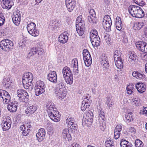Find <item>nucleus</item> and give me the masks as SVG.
<instances>
[{"mask_svg":"<svg viewBox=\"0 0 147 147\" xmlns=\"http://www.w3.org/2000/svg\"><path fill=\"white\" fill-rule=\"evenodd\" d=\"M5 90H0V100H1V97L3 96V95L4 93Z\"/></svg>","mask_w":147,"mask_h":147,"instance_id":"obj_58","label":"nucleus"},{"mask_svg":"<svg viewBox=\"0 0 147 147\" xmlns=\"http://www.w3.org/2000/svg\"><path fill=\"white\" fill-rule=\"evenodd\" d=\"M8 78H4L3 79V84L6 88H9L10 86V82Z\"/></svg>","mask_w":147,"mask_h":147,"instance_id":"obj_47","label":"nucleus"},{"mask_svg":"<svg viewBox=\"0 0 147 147\" xmlns=\"http://www.w3.org/2000/svg\"><path fill=\"white\" fill-rule=\"evenodd\" d=\"M112 21L111 18L108 15L105 16L102 22L103 27L107 32H109L111 30Z\"/></svg>","mask_w":147,"mask_h":147,"instance_id":"obj_7","label":"nucleus"},{"mask_svg":"<svg viewBox=\"0 0 147 147\" xmlns=\"http://www.w3.org/2000/svg\"><path fill=\"white\" fill-rule=\"evenodd\" d=\"M47 112L50 113V112L52 111H55V106L54 104L52 102H49L47 105Z\"/></svg>","mask_w":147,"mask_h":147,"instance_id":"obj_35","label":"nucleus"},{"mask_svg":"<svg viewBox=\"0 0 147 147\" xmlns=\"http://www.w3.org/2000/svg\"><path fill=\"white\" fill-rule=\"evenodd\" d=\"M122 24L121 18L119 17H117L116 18V26L117 29L119 30H121L122 28Z\"/></svg>","mask_w":147,"mask_h":147,"instance_id":"obj_36","label":"nucleus"},{"mask_svg":"<svg viewBox=\"0 0 147 147\" xmlns=\"http://www.w3.org/2000/svg\"><path fill=\"white\" fill-rule=\"evenodd\" d=\"M47 79L50 82L55 83L57 82V76L55 71H50L47 75Z\"/></svg>","mask_w":147,"mask_h":147,"instance_id":"obj_17","label":"nucleus"},{"mask_svg":"<svg viewBox=\"0 0 147 147\" xmlns=\"http://www.w3.org/2000/svg\"><path fill=\"white\" fill-rule=\"evenodd\" d=\"M121 130L122 126L120 125H117L116 126L114 131V137L115 139H117L119 137Z\"/></svg>","mask_w":147,"mask_h":147,"instance_id":"obj_30","label":"nucleus"},{"mask_svg":"<svg viewBox=\"0 0 147 147\" xmlns=\"http://www.w3.org/2000/svg\"><path fill=\"white\" fill-rule=\"evenodd\" d=\"M69 129H65L63 130L61 137L66 140L69 141L71 140V136L69 133Z\"/></svg>","mask_w":147,"mask_h":147,"instance_id":"obj_20","label":"nucleus"},{"mask_svg":"<svg viewBox=\"0 0 147 147\" xmlns=\"http://www.w3.org/2000/svg\"><path fill=\"white\" fill-rule=\"evenodd\" d=\"M142 113L143 114H146L147 113V108L145 107L143 109Z\"/></svg>","mask_w":147,"mask_h":147,"instance_id":"obj_64","label":"nucleus"},{"mask_svg":"<svg viewBox=\"0 0 147 147\" xmlns=\"http://www.w3.org/2000/svg\"><path fill=\"white\" fill-rule=\"evenodd\" d=\"M129 61L131 62H133L135 61L136 59V55L134 52H130L129 54Z\"/></svg>","mask_w":147,"mask_h":147,"instance_id":"obj_40","label":"nucleus"},{"mask_svg":"<svg viewBox=\"0 0 147 147\" xmlns=\"http://www.w3.org/2000/svg\"><path fill=\"white\" fill-rule=\"evenodd\" d=\"M71 147H80V146L76 143H73L71 145Z\"/></svg>","mask_w":147,"mask_h":147,"instance_id":"obj_60","label":"nucleus"},{"mask_svg":"<svg viewBox=\"0 0 147 147\" xmlns=\"http://www.w3.org/2000/svg\"><path fill=\"white\" fill-rule=\"evenodd\" d=\"M129 131L130 132L135 134L136 132V129L134 127H131L129 129Z\"/></svg>","mask_w":147,"mask_h":147,"instance_id":"obj_59","label":"nucleus"},{"mask_svg":"<svg viewBox=\"0 0 147 147\" xmlns=\"http://www.w3.org/2000/svg\"><path fill=\"white\" fill-rule=\"evenodd\" d=\"M105 144H113V142L110 140H108L106 142Z\"/></svg>","mask_w":147,"mask_h":147,"instance_id":"obj_62","label":"nucleus"},{"mask_svg":"<svg viewBox=\"0 0 147 147\" xmlns=\"http://www.w3.org/2000/svg\"><path fill=\"white\" fill-rule=\"evenodd\" d=\"M31 126L28 123H25L21 125L20 128V129L22 131V134L24 136H27L29 134L30 131V128Z\"/></svg>","mask_w":147,"mask_h":147,"instance_id":"obj_13","label":"nucleus"},{"mask_svg":"<svg viewBox=\"0 0 147 147\" xmlns=\"http://www.w3.org/2000/svg\"><path fill=\"white\" fill-rule=\"evenodd\" d=\"M37 109V107L35 105L29 104L27 105L26 109L25 110L26 115L30 116L34 113Z\"/></svg>","mask_w":147,"mask_h":147,"instance_id":"obj_10","label":"nucleus"},{"mask_svg":"<svg viewBox=\"0 0 147 147\" xmlns=\"http://www.w3.org/2000/svg\"><path fill=\"white\" fill-rule=\"evenodd\" d=\"M133 1L137 4L140 6H142L144 5V2L143 0H133Z\"/></svg>","mask_w":147,"mask_h":147,"instance_id":"obj_50","label":"nucleus"},{"mask_svg":"<svg viewBox=\"0 0 147 147\" xmlns=\"http://www.w3.org/2000/svg\"><path fill=\"white\" fill-rule=\"evenodd\" d=\"M132 85L129 84L128 85L126 88V90H132L133 89Z\"/></svg>","mask_w":147,"mask_h":147,"instance_id":"obj_61","label":"nucleus"},{"mask_svg":"<svg viewBox=\"0 0 147 147\" xmlns=\"http://www.w3.org/2000/svg\"><path fill=\"white\" fill-rule=\"evenodd\" d=\"M11 122L9 119L3 122L1 124L2 129L3 131H6L8 130L11 127Z\"/></svg>","mask_w":147,"mask_h":147,"instance_id":"obj_23","label":"nucleus"},{"mask_svg":"<svg viewBox=\"0 0 147 147\" xmlns=\"http://www.w3.org/2000/svg\"><path fill=\"white\" fill-rule=\"evenodd\" d=\"M85 24L83 20H81L80 22H77L76 24V29L78 33L79 36H82L84 33Z\"/></svg>","mask_w":147,"mask_h":147,"instance_id":"obj_9","label":"nucleus"},{"mask_svg":"<svg viewBox=\"0 0 147 147\" xmlns=\"http://www.w3.org/2000/svg\"><path fill=\"white\" fill-rule=\"evenodd\" d=\"M20 15L19 13L13 15L12 16L13 22L17 26L18 25L20 24Z\"/></svg>","mask_w":147,"mask_h":147,"instance_id":"obj_27","label":"nucleus"},{"mask_svg":"<svg viewBox=\"0 0 147 147\" xmlns=\"http://www.w3.org/2000/svg\"><path fill=\"white\" fill-rule=\"evenodd\" d=\"M66 78L65 79L66 82L68 84L71 85L73 82V76L72 74V75L70 74L67 76H66Z\"/></svg>","mask_w":147,"mask_h":147,"instance_id":"obj_42","label":"nucleus"},{"mask_svg":"<svg viewBox=\"0 0 147 147\" xmlns=\"http://www.w3.org/2000/svg\"><path fill=\"white\" fill-rule=\"evenodd\" d=\"M46 134L45 130L43 128L39 129L38 132L36 134V136L39 142L42 141L44 138Z\"/></svg>","mask_w":147,"mask_h":147,"instance_id":"obj_19","label":"nucleus"},{"mask_svg":"<svg viewBox=\"0 0 147 147\" xmlns=\"http://www.w3.org/2000/svg\"><path fill=\"white\" fill-rule=\"evenodd\" d=\"M66 123L68 125V126H71V125L75 123L74 119L72 118L68 117L66 120Z\"/></svg>","mask_w":147,"mask_h":147,"instance_id":"obj_46","label":"nucleus"},{"mask_svg":"<svg viewBox=\"0 0 147 147\" xmlns=\"http://www.w3.org/2000/svg\"><path fill=\"white\" fill-rule=\"evenodd\" d=\"M35 86L44 89L46 87L45 84L44 82L41 80L37 81L36 83Z\"/></svg>","mask_w":147,"mask_h":147,"instance_id":"obj_45","label":"nucleus"},{"mask_svg":"<svg viewBox=\"0 0 147 147\" xmlns=\"http://www.w3.org/2000/svg\"><path fill=\"white\" fill-rule=\"evenodd\" d=\"M8 104L7 107L9 111L11 112H14L17 111L18 106V103L17 101L14 100L12 102L10 101Z\"/></svg>","mask_w":147,"mask_h":147,"instance_id":"obj_11","label":"nucleus"},{"mask_svg":"<svg viewBox=\"0 0 147 147\" xmlns=\"http://www.w3.org/2000/svg\"><path fill=\"white\" fill-rule=\"evenodd\" d=\"M144 25V23L142 22H136L134 23L133 28L135 30H138L141 28Z\"/></svg>","mask_w":147,"mask_h":147,"instance_id":"obj_38","label":"nucleus"},{"mask_svg":"<svg viewBox=\"0 0 147 147\" xmlns=\"http://www.w3.org/2000/svg\"><path fill=\"white\" fill-rule=\"evenodd\" d=\"M63 74L64 78L66 77V76L69 75H72V73L70 68L67 67H64L63 69Z\"/></svg>","mask_w":147,"mask_h":147,"instance_id":"obj_34","label":"nucleus"},{"mask_svg":"<svg viewBox=\"0 0 147 147\" xmlns=\"http://www.w3.org/2000/svg\"><path fill=\"white\" fill-rule=\"evenodd\" d=\"M136 87L139 92L142 93L146 90V85L144 83H138L136 84Z\"/></svg>","mask_w":147,"mask_h":147,"instance_id":"obj_21","label":"nucleus"},{"mask_svg":"<svg viewBox=\"0 0 147 147\" xmlns=\"http://www.w3.org/2000/svg\"><path fill=\"white\" fill-rule=\"evenodd\" d=\"M36 24L33 22H31L28 24L27 28L28 33L34 36H37L39 34V32L36 29Z\"/></svg>","mask_w":147,"mask_h":147,"instance_id":"obj_5","label":"nucleus"},{"mask_svg":"<svg viewBox=\"0 0 147 147\" xmlns=\"http://www.w3.org/2000/svg\"><path fill=\"white\" fill-rule=\"evenodd\" d=\"M132 75L134 77L139 79H143L145 76V75L142 73L136 71L133 72Z\"/></svg>","mask_w":147,"mask_h":147,"instance_id":"obj_32","label":"nucleus"},{"mask_svg":"<svg viewBox=\"0 0 147 147\" xmlns=\"http://www.w3.org/2000/svg\"><path fill=\"white\" fill-rule=\"evenodd\" d=\"M32 81H27L26 83L23 84V85L24 88L26 89H29V87L31 86V88L33 87V84L32 83Z\"/></svg>","mask_w":147,"mask_h":147,"instance_id":"obj_49","label":"nucleus"},{"mask_svg":"<svg viewBox=\"0 0 147 147\" xmlns=\"http://www.w3.org/2000/svg\"><path fill=\"white\" fill-rule=\"evenodd\" d=\"M106 104L107 105L108 107H111L113 104V103L109 98H108L107 99Z\"/></svg>","mask_w":147,"mask_h":147,"instance_id":"obj_51","label":"nucleus"},{"mask_svg":"<svg viewBox=\"0 0 147 147\" xmlns=\"http://www.w3.org/2000/svg\"><path fill=\"white\" fill-rule=\"evenodd\" d=\"M11 97L9 94L5 91L3 96L1 97V100L2 101L4 104H7L11 101Z\"/></svg>","mask_w":147,"mask_h":147,"instance_id":"obj_22","label":"nucleus"},{"mask_svg":"<svg viewBox=\"0 0 147 147\" xmlns=\"http://www.w3.org/2000/svg\"><path fill=\"white\" fill-rule=\"evenodd\" d=\"M135 145L136 147H143L144 144L140 140L137 139L135 141Z\"/></svg>","mask_w":147,"mask_h":147,"instance_id":"obj_48","label":"nucleus"},{"mask_svg":"<svg viewBox=\"0 0 147 147\" xmlns=\"http://www.w3.org/2000/svg\"><path fill=\"white\" fill-rule=\"evenodd\" d=\"M83 55L85 65L87 67L90 66L92 63V59L89 52L87 49H84Z\"/></svg>","mask_w":147,"mask_h":147,"instance_id":"obj_6","label":"nucleus"},{"mask_svg":"<svg viewBox=\"0 0 147 147\" xmlns=\"http://www.w3.org/2000/svg\"><path fill=\"white\" fill-rule=\"evenodd\" d=\"M13 43L11 40L6 39L2 40L0 42V48L3 51L8 52L13 48Z\"/></svg>","mask_w":147,"mask_h":147,"instance_id":"obj_3","label":"nucleus"},{"mask_svg":"<svg viewBox=\"0 0 147 147\" xmlns=\"http://www.w3.org/2000/svg\"><path fill=\"white\" fill-rule=\"evenodd\" d=\"M120 145L121 147H132V144L131 143L123 139L121 140Z\"/></svg>","mask_w":147,"mask_h":147,"instance_id":"obj_37","label":"nucleus"},{"mask_svg":"<svg viewBox=\"0 0 147 147\" xmlns=\"http://www.w3.org/2000/svg\"><path fill=\"white\" fill-rule=\"evenodd\" d=\"M3 5L2 7L3 8L10 9L13 5L14 3L12 0H3Z\"/></svg>","mask_w":147,"mask_h":147,"instance_id":"obj_25","label":"nucleus"},{"mask_svg":"<svg viewBox=\"0 0 147 147\" xmlns=\"http://www.w3.org/2000/svg\"><path fill=\"white\" fill-rule=\"evenodd\" d=\"M5 18L3 16H0V26H2L4 24Z\"/></svg>","mask_w":147,"mask_h":147,"instance_id":"obj_55","label":"nucleus"},{"mask_svg":"<svg viewBox=\"0 0 147 147\" xmlns=\"http://www.w3.org/2000/svg\"><path fill=\"white\" fill-rule=\"evenodd\" d=\"M68 39V36L64 32L59 35L58 37V40L60 43L65 44L66 43Z\"/></svg>","mask_w":147,"mask_h":147,"instance_id":"obj_28","label":"nucleus"},{"mask_svg":"<svg viewBox=\"0 0 147 147\" xmlns=\"http://www.w3.org/2000/svg\"><path fill=\"white\" fill-rule=\"evenodd\" d=\"M92 33L94 35L98 34V32L96 30H93L92 31L90 32V33Z\"/></svg>","mask_w":147,"mask_h":147,"instance_id":"obj_63","label":"nucleus"},{"mask_svg":"<svg viewBox=\"0 0 147 147\" xmlns=\"http://www.w3.org/2000/svg\"><path fill=\"white\" fill-rule=\"evenodd\" d=\"M90 15L88 17V19L89 22L92 24H96L97 22V19L96 17L95 12L93 9L90 10Z\"/></svg>","mask_w":147,"mask_h":147,"instance_id":"obj_14","label":"nucleus"},{"mask_svg":"<svg viewBox=\"0 0 147 147\" xmlns=\"http://www.w3.org/2000/svg\"><path fill=\"white\" fill-rule=\"evenodd\" d=\"M37 53L40 55H43L44 54V50L41 48H37Z\"/></svg>","mask_w":147,"mask_h":147,"instance_id":"obj_52","label":"nucleus"},{"mask_svg":"<svg viewBox=\"0 0 147 147\" xmlns=\"http://www.w3.org/2000/svg\"><path fill=\"white\" fill-rule=\"evenodd\" d=\"M128 9L129 13L134 17L141 18L144 16V11L139 6L131 5L128 7Z\"/></svg>","mask_w":147,"mask_h":147,"instance_id":"obj_2","label":"nucleus"},{"mask_svg":"<svg viewBox=\"0 0 147 147\" xmlns=\"http://www.w3.org/2000/svg\"><path fill=\"white\" fill-rule=\"evenodd\" d=\"M33 79L32 74L30 72H27L24 74L22 78V83H26L27 81H32Z\"/></svg>","mask_w":147,"mask_h":147,"instance_id":"obj_18","label":"nucleus"},{"mask_svg":"<svg viewBox=\"0 0 147 147\" xmlns=\"http://www.w3.org/2000/svg\"><path fill=\"white\" fill-rule=\"evenodd\" d=\"M136 99H137L136 98L133 99L131 100V101L133 103H134V104L137 105H138V101Z\"/></svg>","mask_w":147,"mask_h":147,"instance_id":"obj_57","label":"nucleus"},{"mask_svg":"<svg viewBox=\"0 0 147 147\" xmlns=\"http://www.w3.org/2000/svg\"><path fill=\"white\" fill-rule=\"evenodd\" d=\"M99 116L103 120L105 119V117L104 112L100 110V112H99Z\"/></svg>","mask_w":147,"mask_h":147,"instance_id":"obj_54","label":"nucleus"},{"mask_svg":"<svg viewBox=\"0 0 147 147\" xmlns=\"http://www.w3.org/2000/svg\"><path fill=\"white\" fill-rule=\"evenodd\" d=\"M50 118L52 120L55 122H57L60 120V115L57 109H55V111L47 113Z\"/></svg>","mask_w":147,"mask_h":147,"instance_id":"obj_8","label":"nucleus"},{"mask_svg":"<svg viewBox=\"0 0 147 147\" xmlns=\"http://www.w3.org/2000/svg\"><path fill=\"white\" fill-rule=\"evenodd\" d=\"M115 64L117 68L121 69L123 68V64L122 58L114 60Z\"/></svg>","mask_w":147,"mask_h":147,"instance_id":"obj_33","label":"nucleus"},{"mask_svg":"<svg viewBox=\"0 0 147 147\" xmlns=\"http://www.w3.org/2000/svg\"><path fill=\"white\" fill-rule=\"evenodd\" d=\"M84 119L86 120V123L89 122L92 123L93 121V113L90 111H89L86 114V116L84 117Z\"/></svg>","mask_w":147,"mask_h":147,"instance_id":"obj_24","label":"nucleus"},{"mask_svg":"<svg viewBox=\"0 0 147 147\" xmlns=\"http://www.w3.org/2000/svg\"><path fill=\"white\" fill-rule=\"evenodd\" d=\"M65 83L63 79H59L56 85L55 93L59 99H63L66 95V92L64 91V88Z\"/></svg>","mask_w":147,"mask_h":147,"instance_id":"obj_1","label":"nucleus"},{"mask_svg":"<svg viewBox=\"0 0 147 147\" xmlns=\"http://www.w3.org/2000/svg\"><path fill=\"white\" fill-rule=\"evenodd\" d=\"M90 38L91 40H92V38H96V37H97V36H99L98 35V34L97 35H94L92 33H90Z\"/></svg>","mask_w":147,"mask_h":147,"instance_id":"obj_56","label":"nucleus"},{"mask_svg":"<svg viewBox=\"0 0 147 147\" xmlns=\"http://www.w3.org/2000/svg\"><path fill=\"white\" fill-rule=\"evenodd\" d=\"M132 114V113L130 112L126 114L125 118L126 119V122H129L133 120Z\"/></svg>","mask_w":147,"mask_h":147,"instance_id":"obj_43","label":"nucleus"},{"mask_svg":"<svg viewBox=\"0 0 147 147\" xmlns=\"http://www.w3.org/2000/svg\"><path fill=\"white\" fill-rule=\"evenodd\" d=\"M77 126V125L76 124V123H75L71 125V126H69L68 127L70 128L71 130H72V131H73L74 130H76Z\"/></svg>","mask_w":147,"mask_h":147,"instance_id":"obj_53","label":"nucleus"},{"mask_svg":"<svg viewBox=\"0 0 147 147\" xmlns=\"http://www.w3.org/2000/svg\"><path fill=\"white\" fill-rule=\"evenodd\" d=\"M35 92L37 96H38L43 93L45 91V89L35 86L34 88Z\"/></svg>","mask_w":147,"mask_h":147,"instance_id":"obj_39","label":"nucleus"},{"mask_svg":"<svg viewBox=\"0 0 147 147\" xmlns=\"http://www.w3.org/2000/svg\"><path fill=\"white\" fill-rule=\"evenodd\" d=\"M17 94L18 99L22 102H25L28 100L29 98L28 93L25 90L19 89L17 90Z\"/></svg>","mask_w":147,"mask_h":147,"instance_id":"obj_4","label":"nucleus"},{"mask_svg":"<svg viewBox=\"0 0 147 147\" xmlns=\"http://www.w3.org/2000/svg\"><path fill=\"white\" fill-rule=\"evenodd\" d=\"M92 40H91L90 41L94 47H97L100 45V39L99 36H97L94 38H92Z\"/></svg>","mask_w":147,"mask_h":147,"instance_id":"obj_31","label":"nucleus"},{"mask_svg":"<svg viewBox=\"0 0 147 147\" xmlns=\"http://www.w3.org/2000/svg\"><path fill=\"white\" fill-rule=\"evenodd\" d=\"M65 3L67 9L69 12L74 9L76 4L75 0H65Z\"/></svg>","mask_w":147,"mask_h":147,"instance_id":"obj_15","label":"nucleus"},{"mask_svg":"<svg viewBox=\"0 0 147 147\" xmlns=\"http://www.w3.org/2000/svg\"><path fill=\"white\" fill-rule=\"evenodd\" d=\"M100 63L104 68H107L109 67V62L108 61V58L107 56H102L101 57Z\"/></svg>","mask_w":147,"mask_h":147,"instance_id":"obj_26","label":"nucleus"},{"mask_svg":"<svg viewBox=\"0 0 147 147\" xmlns=\"http://www.w3.org/2000/svg\"><path fill=\"white\" fill-rule=\"evenodd\" d=\"M71 65L74 69L73 71L76 74L78 73V64L77 59L75 58L72 60Z\"/></svg>","mask_w":147,"mask_h":147,"instance_id":"obj_29","label":"nucleus"},{"mask_svg":"<svg viewBox=\"0 0 147 147\" xmlns=\"http://www.w3.org/2000/svg\"><path fill=\"white\" fill-rule=\"evenodd\" d=\"M37 48L33 47L31 49L28 53L29 57H31L37 53Z\"/></svg>","mask_w":147,"mask_h":147,"instance_id":"obj_44","label":"nucleus"},{"mask_svg":"<svg viewBox=\"0 0 147 147\" xmlns=\"http://www.w3.org/2000/svg\"><path fill=\"white\" fill-rule=\"evenodd\" d=\"M91 100L89 99L88 96H86L83 101L81 106V109L83 111H85L87 108H88L91 102Z\"/></svg>","mask_w":147,"mask_h":147,"instance_id":"obj_16","label":"nucleus"},{"mask_svg":"<svg viewBox=\"0 0 147 147\" xmlns=\"http://www.w3.org/2000/svg\"><path fill=\"white\" fill-rule=\"evenodd\" d=\"M137 48L141 51L147 53V44L143 41H139L136 43Z\"/></svg>","mask_w":147,"mask_h":147,"instance_id":"obj_12","label":"nucleus"},{"mask_svg":"<svg viewBox=\"0 0 147 147\" xmlns=\"http://www.w3.org/2000/svg\"><path fill=\"white\" fill-rule=\"evenodd\" d=\"M122 54L121 51L120 50H117L114 53V60L122 58Z\"/></svg>","mask_w":147,"mask_h":147,"instance_id":"obj_41","label":"nucleus"}]
</instances>
